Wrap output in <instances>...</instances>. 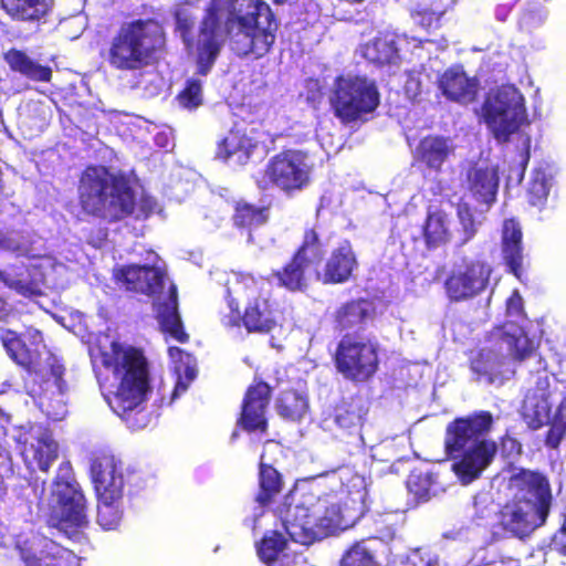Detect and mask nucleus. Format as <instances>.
I'll return each mask as SVG.
<instances>
[{"label": "nucleus", "instance_id": "nucleus-54", "mask_svg": "<svg viewBox=\"0 0 566 566\" xmlns=\"http://www.w3.org/2000/svg\"><path fill=\"white\" fill-rule=\"evenodd\" d=\"M551 549L557 552L558 554L566 556V531L565 527H562L553 535L551 539Z\"/></svg>", "mask_w": 566, "mask_h": 566}, {"label": "nucleus", "instance_id": "nucleus-29", "mask_svg": "<svg viewBox=\"0 0 566 566\" xmlns=\"http://www.w3.org/2000/svg\"><path fill=\"white\" fill-rule=\"evenodd\" d=\"M523 232L517 220L511 218L503 222L501 235L502 259L512 273L520 281L523 275Z\"/></svg>", "mask_w": 566, "mask_h": 566}, {"label": "nucleus", "instance_id": "nucleus-61", "mask_svg": "<svg viewBox=\"0 0 566 566\" xmlns=\"http://www.w3.org/2000/svg\"><path fill=\"white\" fill-rule=\"evenodd\" d=\"M6 311V301L0 297V314Z\"/></svg>", "mask_w": 566, "mask_h": 566}, {"label": "nucleus", "instance_id": "nucleus-11", "mask_svg": "<svg viewBox=\"0 0 566 566\" xmlns=\"http://www.w3.org/2000/svg\"><path fill=\"white\" fill-rule=\"evenodd\" d=\"M90 473L97 497V523L103 530H116L124 516L123 463L112 453L99 452L92 458Z\"/></svg>", "mask_w": 566, "mask_h": 566}, {"label": "nucleus", "instance_id": "nucleus-30", "mask_svg": "<svg viewBox=\"0 0 566 566\" xmlns=\"http://www.w3.org/2000/svg\"><path fill=\"white\" fill-rule=\"evenodd\" d=\"M21 558L25 566H78L71 549L48 537L39 541L36 552L21 549Z\"/></svg>", "mask_w": 566, "mask_h": 566}, {"label": "nucleus", "instance_id": "nucleus-36", "mask_svg": "<svg viewBox=\"0 0 566 566\" xmlns=\"http://www.w3.org/2000/svg\"><path fill=\"white\" fill-rule=\"evenodd\" d=\"M366 415L367 409L361 400L354 397L342 399L333 409L335 424L348 434L360 436Z\"/></svg>", "mask_w": 566, "mask_h": 566}, {"label": "nucleus", "instance_id": "nucleus-27", "mask_svg": "<svg viewBox=\"0 0 566 566\" xmlns=\"http://www.w3.org/2000/svg\"><path fill=\"white\" fill-rule=\"evenodd\" d=\"M467 189L480 203L491 205L496 200L499 170L495 166L472 164L465 174Z\"/></svg>", "mask_w": 566, "mask_h": 566}, {"label": "nucleus", "instance_id": "nucleus-39", "mask_svg": "<svg viewBox=\"0 0 566 566\" xmlns=\"http://www.w3.org/2000/svg\"><path fill=\"white\" fill-rule=\"evenodd\" d=\"M406 484L417 502H427L446 490L443 484L438 481V474L431 470H412Z\"/></svg>", "mask_w": 566, "mask_h": 566}, {"label": "nucleus", "instance_id": "nucleus-55", "mask_svg": "<svg viewBox=\"0 0 566 566\" xmlns=\"http://www.w3.org/2000/svg\"><path fill=\"white\" fill-rule=\"evenodd\" d=\"M501 446L504 450H509L510 453L515 452L520 454L522 452L521 443L507 433L501 438Z\"/></svg>", "mask_w": 566, "mask_h": 566}, {"label": "nucleus", "instance_id": "nucleus-48", "mask_svg": "<svg viewBox=\"0 0 566 566\" xmlns=\"http://www.w3.org/2000/svg\"><path fill=\"white\" fill-rule=\"evenodd\" d=\"M566 434V403L557 408L555 422L545 436V444L548 448L557 449Z\"/></svg>", "mask_w": 566, "mask_h": 566}, {"label": "nucleus", "instance_id": "nucleus-41", "mask_svg": "<svg viewBox=\"0 0 566 566\" xmlns=\"http://www.w3.org/2000/svg\"><path fill=\"white\" fill-rule=\"evenodd\" d=\"M308 409L307 396L294 388H289L276 399L277 413L285 420L300 421Z\"/></svg>", "mask_w": 566, "mask_h": 566}, {"label": "nucleus", "instance_id": "nucleus-5", "mask_svg": "<svg viewBox=\"0 0 566 566\" xmlns=\"http://www.w3.org/2000/svg\"><path fill=\"white\" fill-rule=\"evenodd\" d=\"M224 29L235 56L258 61L272 52L280 21L264 0H237L228 12Z\"/></svg>", "mask_w": 566, "mask_h": 566}, {"label": "nucleus", "instance_id": "nucleus-18", "mask_svg": "<svg viewBox=\"0 0 566 566\" xmlns=\"http://www.w3.org/2000/svg\"><path fill=\"white\" fill-rule=\"evenodd\" d=\"M307 159L303 150L283 149L268 160L263 177L269 185L285 195L302 191L311 182L312 168Z\"/></svg>", "mask_w": 566, "mask_h": 566}, {"label": "nucleus", "instance_id": "nucleus-1", "mask_svg": "<svg viewBox=\"0 0 566 566\" xmlns=\"http://www.w3.org/2000/svg\"><path fill=\"white\" fill-rule=\"evenodd\" d=\"M77 200L84 214L109 224L129 217L147 219L157 206L151 196L142 195L137 199L129 179L103 165H88L83 169L78 177Z\"/></svg>", "mask_w": 566, "mask_h": 566}, {"label": "nucleus", "instance_id": "nucleus-25", "mask_svg": "<svg viewBox=\"0 0 566 566\" xmlns=\"http://www.w3.org/2000/svg\"><path fill=\"white\" fill-rule=\"evenodd\" d=\"M258 140L248 133L247 127L235 123L217 144L216 158L222 161L233 160L247 165L258 148Z\"/></svg>", "mask_w": 566, "mask_h": 566}, {"label": "nucleus", "instance_id": "nucleus-33", "mask_svg": "<svg viewBox=\"0 0 566 566\" xmlns=\"http://www.w3.org/2000/svg\"><path fill=\"white\" fill-rule=\"evenodd\" d=\"M421 234L428 250H436L448 244L452 239L449 213L441 208L428 209L421 227Z\"/></svg>", "mask_w": 566, "mask_h": 566}, {"label": "nucleus", "instance_id": "nucleus-28", "mask_svg": "<svg viewBox=\"0 0 566 566\" xmlns=\"http://www.w3.org/2000/svg\"><path fill=\"white\" fill-rule=\"evenodd\" d=\"M376 315L371 300L358 297L340 304L333 314L335 327L340 331L363 329Z\"/></svg>", "mask_w": 566, "mask_h": 566}, {"label": "nucleus", "instance_id": "nucleus-21", "mask_svg": "<svg viewBox=\"0 0 566 566\" xmlns=\"http://www.w3.org/2000/svg\"><path fill=\"white\" fill-rule=\"evenodd\" d=\"M272 396L271 386L263 380H255L244 394L237 426L248 433L264 434L269 429L266 409Z\"/></svg>", "mask_w": 566, "mask_h": 566}, {"label": "nucleus", "instance_id": "nucleus-52", "mask_svg": "<svg viewBox=\"0 0 566 566\" xmlns=\"http://www.w3.org/2000/svg\"><path fill=\"white\" fill-rule=\"evenodd\" d=\"M185 375H186L187 381H182L181 379H178V381L176 382L175 388L171 392L170 402L172 400H175L180 394H184L188 389L189 382H191L196 378L197 371L193 367L187 366L185 368Z\"/></svg>", "mask_w": 566, "mask_h": 566}, {"label": "nucleus", "instance_id": "nucleus-24", "mask_svg": "<svg viewBox=\"0 0 566 566\" xmlns=\"http://www.w3.org/2000/svg\"><path fill=\"white\" fill-rule=\"evenodd\" d=\"M357 268L358 261L353 245L348 240H344L332 250L322 272L315 270V277L323 284H342L353 277Z\"/></svg>", "mask_w": 566, "mask_h": 566}, {"label": "nucleus", "instance_id": "nucleus-37", "mask_svg": "<svg viewBox=\"0 0 566 566\" xmlns=\"http://www.w3.org/2000/svg\"><path fill=\"white\" fill-rule=\"evenodd\" d=\"M363 56L376 66L397 64L400 61L396 36L391 33H380L364 44Z\"/></svg>", "mask_w": 566, "mask_h": 566}, {"label": "nucleus", "instance_id": "nucleus-59", "mask_svg": "<svg viewBox=\"0 0 566 566\" xmlns=\"http://www.w3.org/2000/svg\"><path fill=\"white\" fill-rule=\"evenodd\" d=\"M168 354L170 357H176V356H180L182 354V349L177 347V346H170L168 348Z\"/></svg>", "mask_w": 566, "mask_h": 566}, {"label": "nucleus", "instance_id": "nucleus-6", "mask_svg": "<svg viewBox=\"0 0 566 566\" xmlns=\"http://www.w3.org/2000/svg\"><path fill=\"white\" fill-rule=\"evenodd\" d=\"M165 41V30L156 19L139 18L122 23L101 56L116 71L135 72L157 60Z\"/></svg>", "mask_w": 566, "mask_h": 566}, {"label": "nucleus", "instance_id": "nucleus-58", "mask_svg": "<svg viewBox=\"0 0 566 566\" xmlns=\"http://www.w3.org/2000/svg\"><path fill=\"white\" fill-rule=\"evenodd\" d=\"M507 305L509 307L514 306L517 310L522 308V298L517 292L509 298Z\"/></svg>", "mask_w": 566, "mask_h": 566}, {"label": "nucleus", "instance_id": "nucleus-32", "mask_svg": "<svg viewBox=\"0 0 566 566\" xmlns=\"http://www.w3.org/2000/svg\"><path fill=\"white\" fill-rule=\"evenodd\" d=\"M156 318L160 331L166 336L181 344L189 342V334L185 331L178 310V291L176 285L171 284L168 290L167 300L158 303Z\"/></svg>", "mask_w": 566, "mask_h": 566}, {"label": "nucleus", "instance_id": "nucleus-31", "mask_svg": "<svg viewBox=\"0 0 566 566\" xmlns=\"http://www.w3.org/2000/svg\"><path fill=\"white\" fill-rule=\"evenodd\" d=\"M271 217V206H258L239 199L233 203L231 221L233 227L241 233H245L249 242H253V233L266 226Z\"/></svg>", "mask_w": 566, "mask_h": 566}, {"label": "nucleus", "instance_id": "nucleus-49", "mask_svg": "<svg viewBox=\"0 0 566 566\" xmlns=\"http://www.w3.org/2000/svg\"><path fill=\"white\" fill-rule=\"evenodd\" d=\"M0 281L3 282L9 289L15 291L23 296L40 295V290L33 282L10 279L2 270H0Z\"/></svg>", "mask_w": 566, "mask_h": 566}, {"label": "nucleus", "instance_id": "nucleus-23", "mask_svg": "<svg viewBox=\"0 0 566 566\" xmlns=\"http://www.w3.org/2000/svg\"><path fill=\"white\" fill-rule=\"evenodd\" d=\"M165 273L154 265L126 264L114 274L117 283L127 291L153 296L163 289Z\"/></svg>", "mask_w": 566, "mask_h": 566}, {"label": "nucleus", "instance_id": "nucleus-7", "mask_svg": "<svg viewBox=\"0 0 566 566\" xmlns=\"http://www.w3.org/2000/svg\"><path fill=\"white\" fill-rule=\"evenodd\" d=\"M277 515L290 538L306 546L343 528L338 507L311 489L297 491Z\"/></svg>", "mask_w": 566, "mask_h": 566}, {"label": "nucleus", "instance_id": "nucleus-44", "mask_svg": "<svg viewBox=\"0 0 566 566\" xmlns=\"http://www.w3.org/2000/svg\"><path fill=\"white\" fill-rule=\"evenodd\" d=\"M457 217L460 223L458 247H463L475 237L478 222L468 202H459L457 205Z\"/></svg>", "mask_w": 566, "mask_h": 566}, {"label": "nucleus", "instance_id": "nucleus-17", "mask_svg": "<svg viewBox=\"0 0 566 566\" xmlns=\"http://www.w3.org/2000/svg\"><path fill=\"white\" fill-rule=\"evenodd\" d=\"M325 254L324 244L315 228H306L301 244L293 252L287 262L271 276L276 280L277 286L291 292H304L310 285L307 270L311 265L321 263Z\"/></svg>", "mask_w": 566, "mask_h": 566}, {"label": "nucleus", "instance_id": "nucleus-9", "mask_svg": "<svg viewBox=\"0 0 566 566\" xmlns=\"http://www.w3.org/2000/svg\"><path fill=\"white\" fill-rule=\"evenodd\" d=\"M238 293L245 296L244 310L241 312L237 300L230 298V312L221 319L226 328L244 327L248 333L268 334L277 325V302L270 291H264L263 281L251 273L240 272L235 275Z\"/></svg>", "mask_w": 566, "mask_h": 566}, {"label": "nucleus", "instance_id": "nucleus-47", "mask_svg": "<svg viewBox=\"0 0 566 566\" xmlns=\"http://www.w3.org/2000/svg\"><path fill=\"white\" fill-rule=\"evenodd\" d=\"M179 104L188 109H195L202 104V84L197 78L187 80L185 87L177 95Z\"/></svg>", "mask_w": 566, "mask_h": 566}, {"label": "nucleus", "instance_id": "nucleus-45", "mask_svg": "<svg viewBox=\"0 0 566 566\" xmlns=\"http://www.w3.org/2000/svg\"><path fill=\"white\" fill-rule=\"evenodd\" d=\"M546 12L543 6L535 0H526L518 17V27L521 30L531 32L543 24Z\"/></svg>", "mask_w": 566, "mask_h": 566}, {"label": "nucleus", "instance_id": "nucleus-16", "mask_svg": "<svg viewBox=\"0 0 566 566\" xmlns=\"http://www.w3.org/2000/svg\"><path fill=\"white\" fill-rule=\"evenodd\" d=\"M333 358L337 371L345 379L366 382L379 369V345L368 338L345 334L338 342Z\"/></svg>", "mask_w": 566, "mask_h": 566}, {"label": "nucleus", "instance_id": "nucleus-57", "mask_svg": "<svg viewBox=\"0 0 566 566\" xmlns=\"http://www.w3.org/2000/svg\"><path fill=\"white\" fill-rule=\"evenodd\" d=\"M484 566H521L520 559L513 557L501 558L483 563Z\"/></svg>", "mask_w": 566, "mask_h": 566}, {"label": "nucleus", "instance_id": "nucleus-63", "mask_svg": "<svg viewBox=\"0 0 566 566\" xmlns=\"http://www.w3.org/2000/svg\"><path fill=\"white\" fill-rule=\"evenodd\" d=\"M563 526L565 527V531H566V520L564 521Z\"/></svg>", "mask_w": 566, "mask_h": 566}, {"label": "nucleus", "instance_id": "nucleus-53", "mask_svg": "<svg viewBox=\"0 0 566 566\" xmlns=\"http://www.w3.org/2000/svg\"><path fill=\"white\" fill-rule=\"evenodd\" d=\"M520 2H522V0H500L494 10L496 20L500 22H505L511 15L513 7Z\"/></svg>", "mask_w": 566, "mask_h": 566}, {"label": "nucleus", "instance_id": "nucleus-40", "mask_svg": "<svg viewBox=\"0 0 566 566\" xmlns=\"http://www.w3.org/2000/svg\"><path fill=\"white\" fill-rule=\"evenodd\" d=\"M258 480L255 500L260 505L266 506L281 493L284 482L282 474L272 464L264 462V453L260 455Z\"/></svg>", "mask_w": 566, "mask_h": 566}, {"label": "nucleus", "instance_id": "nucleus-3", "mask_svg": "<svg viewBox=\"0 0 566 566\" xmlns=\"http://www.w3.org/2000/svg\"><path fill=\"white\" fill-rule=\"evenodd\" d=\"M494 423L490 411L457 417L446 427L443 448L451 469L463 484L478 480L494 461L497 444L486 438Z\"/></svg>", "mask_w": 566, "mask_h": 566}, {"label": "nucleus", "instance_id": "nucleus-4", "mask_svg": "<svg viewBox=\"0 0 566 566\" xmlns=\"http://www.w3.org/2000/svg\"><path fill=\"white\" fill-rule=\"evenodd\" d=\"M511 499L497 512L499 526L518 539L546 524L553 507L549 479L542 472L520 469L509 478Z\"/></svg>", "mask_w": 566, "mask_h": 566}, {"label": "nucleus", "instance_id": "nucleus-35", "mask_svg": "<svg viewBox=\"0 0 566 566\" xmlns=\"http://www.w3.org/2000/svg\"><path fill=\"white\" fill-rule=\"evenodd\" d=\"M3 60L13 73L30 81L49 83L52 80V69L49 65L40 64L23 50L11 48L3 53Z\"/></svg>", "mask_w": 566, "mask_h": 566}, {"label": "nucleus", "instance_id": "nucleus-26", "mask_svg": "<svg viewBox=\"0 0 566 566\" xmlns=\"http://www.w3.org/2000/svg\"><path fill=\"white\" fill-rule=\"evenodd\" d=\"M438 86L450 101L469 104L475 101L479 83L469 77L460 65L447 69L438 78Z\"/></svg>", "mask_w": 566, "mask_h": 566}, {"label": "nucleus", "instance_id": "nucleus-2", "mask_svg": "<svg viewBox=\"0 0 566 566\" xmlns=\"http://www.w3.org/2000/svg\"><path fill=\"white\" fill-rule=\"evenodd\" d=\"M99 366L103 368L96 369L99 385L115 387L111 408L128 421L130 413L142 407L150 391L149 363L143 349L113 340L108 348L99 352Z\"/></svg>", "mask_w": 566, "mask_h": 566}, {"label": "nucleus", "instance_id": "nucleus-13", "mask_svg": "<svg viewBox=\"0 0 566 566\" xmlns=\"http://www.w3.org/2000/svg\"><path fill=\"white\" fill-rule=\"evenodd\" d=\"M328 99L334 116L347 125L376 111L380 94L375 81L348 73L335 77Z\"/></svg>", "mask_w": 566, "mask_h": 566}, {"label": "nucleus", "instance_id": "nucleus-56", "mask_svg": "<svg viewBox=\"0 0 566 566\" xmlns=\"http://www.w3.org/2000/svg\"><path fill=\"white\" fill-rule=\"evenodd\" d=\"M405 566H433L430 559H426L419 554L411 555L407 558Z\"/></svg>", "mask_w": 566, "mask_h": 566}, {"label": "nucleus", "instance_id": "nucleus-10", "mask_svg": "<svg viewBox=\"0 0 566 566\" xmlns=\"http://www.w3.org/2000/svg\"><path fill=\"white\" fill-rule=\"evenodd\" d=\"M46 524L70 538L88 525L87 500L74 478L70 461H63L57 468L52 483Z\"/></svg>", "mask_w": 566, "mask_h": 566}, {"label": "nucleus", "instance_id": "nucleus-50", "mask_svg": "<svg viewBox=\"0 0 566 566\" xmlns=\"http://www.w3.org/2000/svg\"><path fill=\"white\" fill-rule=\"evenodd\" d=\"M549 193V189L547 187V182L544 178L542 179H534L528 186L527 189V197L528 202L532 206H538L545 202Z\"/></svg>", "mask_w": 566, "mask_h": 566}, {"label": "nucleus", "instance_id": "nucleus-42", "mask_svg": "<svg viewBox=\"0 0 566 566\" xmlns=\"http://www.w3.org/2000/svg\"><path fill=\"white\" fill-rule=\"evenodd\" d=\"M446 12L444 0H417L415 7L410 9L411 18L427 30L439 28Z\"/></svg>", "mask_w": 566, "mask_h": 566}, {"label": "nucleus", "instance_id": "nucleus-60", "mask_svg": "<svg viewBox=\"0 0 566 566\" xmlns=\"http://www.w3.org/2000/svg\"><path fill=\"white\" fill-rule=\"evenodd\" d=\"M528 159H530V154L528 151H526L524 155H523V161H522V174L524 172L525 168H526V165L528 163Z\"/></svg>", "mask_w": 566, "mask_h": 566}, {"label": "nucleus", "instance_id": "nucleus-62", "mask_svg": "<svg viewBox=\"0 0 566 566\" xmlns=\"http://www.w3.org/2000/svg\"><path fill=\"white\" fill-rule=\"evenodd\" d=\"M286 0H273L275 4H283Z\"/></svg>", "mask_w": 566, "mask_h": 566}, {"label": "nucleus", "instance_id": "nucleus-38", "mask_svg": "<svg viewBox=\"0 0 566 566\" xmlns=\"http://www.w3.org/2000/svg\"><path fill=\"white\" fill-rule=\"evenodd\" d=\"M504 356L492 348H481L470 358V369L476 380L492 384L502 376Z\"/></svg>", "mask_w": 566, "mask_h": 566}, {"label": "nucleus", "instance_id": "nucleus-14", "mask_svg": "<svg viewBox=\"0 0 566 566\" xmlns=\"http://www.w3.org/2000/svg\"><path fill=\"white\" fill-rule=\"evenodd\" d=\"M538 344L525 333L511 336L510 356L515 363H523L531 357L538 358L535 385L528 388L523 400L524 416L531 418L530 426L537 429L544 424L552 409L553 390L546 360L538 355Z\"/></svg>", "mask_w": 566, "mask_h": 566}, {"label": "nucleus", "instance_id": "nucleus-12", "mask_svg": "<svg viewBox=\"0 0 566 566\" xmlns=\"http://www.w3.org/2000/svg\"><path fill=\"white\" fill-rule=\"evenodd\" d=\"M176 28L187 52L195 55L197 74L206 76L219 57L224 42L218 7L210 3L205 9L196 33L193 21L187 17H177Z\"/></svg>", "mask_w": 566, "mask_h": 566}, {"label": "nucleus", "instance_id": "nucleus-8", "mask_svg": "<svg viewBox=\"0 0 566 566\" xmlns=\"http://www.w3.org/2000/svg\"><path fill=\"white\" fill-rule=\"evenodd\" d=\"M2 346L9 357L30 377H32V392L42 394V387L50 378L54 379L59 391L63 394L66 389V382L63 378L65 367L62 361L51 352H45V358L42 359V349H45L42 333L32 331L24 334H18L14 331L6 329L0 336Z\"/></svg>", "mask_w": 566, "mask_h": 566}, {"label": "nucleus", "instance_id": "nucleus-34", "mask_svg": "<svg viewBox=\"0 0 566 566\" xmlns=\"http://www.w3.org/2000/svg\"><path fill=\"white\" fill-rule=\"evenodd\" d=\"M0 6L13 21L39 23L52 12L54 0H0Z\"/></svg>", "mask_w": 566, "mask_h": 566}, {"label": "nucleus", "instance_id": "nucleus-15", "mask_svg": "<svg viewBox=\"0 0 566 566\" xmlns=\"http://www.w3.org/2000/svg\"><path fill=\"white\" fill-rule=\"evenodd\" d=\"M483 119L494 138L505 143L526 120L525 99L514 85L500 86L482 105Z\"/></svg>", "mask_w": 566, "mask_h": 566}, {"label": "nucleus", "instance_id": "nucleus-51", "mask_svg": "<svg viewBox=\"0 0 566 566\" xmlns=\"http://www.w3.org/2000/svg\"><path fill=\"white\" fill-rule=\"evenodd\" d=\"M23 244L17 231L0 230V249L18 252L21 251Z\"/></svg>", "mask_w": 566, "mask_h": 566}, {"label": "nucleus", "instance_id": "nucleus-19", "mask_svg": "<svg viewBox=\"0 0 566 566\" xmlns=\"http://www.w3.org/2000/svg\"><path fill=\"white\" fill-rule=\"evenodd\" d=\"M20 455L29 471L49 472L59 457V443L48 426L30 423L19 433Z\"/></svg>", "mask_w": 566, "mask_h": 566}, {"label": "nucleus", "instance_id": "nucleus-22", "mask_svg": "<svg viewBox=\"0 0 566 566\" xmlns=\"http://www.w3.org/2000/svg\"><path fill=\"white\" fill-rule=\"evenodd\" d=\"M455 146L450 137L428 134L419 139L413 153V163L419 167L440 174L443 166L454 155Z\"/></svg>", "mask_w": 566, "mask_h": 566}, {"label": "nucleus", "instance_id": "nucleus-46", "mask_svg": "<svg viewBox=\"0 0 566 566\" xmlns=\"http://www.w3.org/2000/svg\"><path fill=\"white\" fill-rule=\"evenodd\" d=\"M340 566H376V560L371 552L357 542L344 553Z\"/></svg>", "mask_w": 566, "mask_h": 566}, {"label": "nucleus", "instance_id": "nucleus-20", "mask_svg": "<svg viewBox=\"0 0 566 566\" xmlns=\"http://www.w3.org/2000/svg\"><path fill=\"white\" fill-rule=\"evenodd\" d=\"M491 273L492 269L485 261H464L446 279V294L452 302L473 298L486 289Z\"/></svg>", "mask_w": 566, "mask_h": 566}, {"label": "nucleus", "instance_id": "nucleus-43", "mask_svg": "<svg viewBox=\"0 0 566 566\" xmlns=\"http://www.w3.org/2000/svg\"><path fill=\"white\" fill-rule=\"evenodd\" d=\"M285 546L286 539L284 536L277 531H272L265 534L256 544V552L263 563L271 565L277 559Z\"/></svg>", "mask_w": 566, "mask_h": 566}]
</instances>
